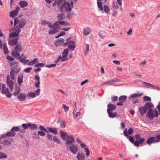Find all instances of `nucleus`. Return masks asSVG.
Returning a JSON list of instances; mask_svg holds the SVG:
<instances>
[{"mask_svg":"<svg viewBox=\"0 0 160 160\" xmlns=\"http://www.w3.org/2000/svg\"><path fill=\"white\" fill-rule=\"evenodd\" d=\"M75 142V140L72 136H67V139L66 140V144L68 148V145H70L69 149L74 154H76L78 151L77 146L73 143Z\"/></svg>","mask_w":160,"mask_h":160,"instance_id":"obj_1","label":"nucleus"},{"mask_svg":"<svg viewBox=\"0 0 160 160\" xmlns=\"http://www.w3.org/2000/svg\"><path fill=\"white\" fill-rule=\"evenodd\" d=\"M97 5L99 8V11H103V10L107 14H108L110 12V9L108 5H104L103 6L102 4L106 3L107 0H97Z\"/></svg>","mask_w":160,"mask_h":160,"instance_id":"obj_2","label":"nucleus"},{"mask_svg":"<svg viewBox=\"0 0 160 160\" xmlns=\"http://www.w3.org/2000/svg\"><path fill=\"white\" fill-rule=\"evenodd\" d=\"M15 50L13 51L12 53V56L17 58V59H19L21 58L19 53L18 52H21L22 50V46L20 43L17 44L15 47Z\"/></svg>","mask_w":160,"mask_h":160,"instance_id":"obj_3","label":"nucleus"},{"mask_svg":"<svg viewBox=\"0 0 160 160\" xmlns=\"http://www.w3.org/2000/svg\"><path fill=\"white\" fill-rule=\"evenodd\" d=\"M73 7V2L72 1H71V5L69 2H66L63 4L62 7L59 8L60 9V12H64L65 11L67 12L71 11L72 9L71 7Z\"/></svg>","mask_w":160,"mask_h":160,"instance_id":"obj_4","label":"nucleus"},{"mask_svg":"<svg viewBox=\"0 0 160 160\" xmlns=\"http://www.w3.org/2000/svg\"><path fill=\"white\" fill-rule=\"evenodd\" d=\"M71 38H69L66 40V42L63 44V46H66L68 45V50L70 51H73L76 47L75 42L74 41H69Z\"/></svg>","mask_w":160,"mask_h":160,"instance_id":"obj_5","label":"nucleus"},{"mask_svg":"<svg viewBox=\"0 0 160 160\" xmlns=\"http://www.w3.org/2000/svg\"><path fill=\"white\" fill-rule=\"evenodd\" d=\"M2 92L3 94H5L8 98H10L12 96V94L9 92L8 88H6V86L4 84H2Z\"/></svg>","mask_w":160,"mask_h":160,"instance_id":"obj_6","label":"nucleus"},{"mask_svg":"<svg viewBox=\"0 0 160 160\" xmlns=\"http://www.w3.org/2000/svg\"><path fill=\"white\" fill-rule=\"evenodd\" d=\"M7 85L9 87L10 90L12 92L13 90L14 83L12 80H10L9 75L7 76Z\"/></svg>","mask_w":160,"mask_h":160,"instance_id":"obj_7","label":"nucleus"},{"mask_svg":"<svg viewBox=\"0 0 160 160\" xmlns=\"http://www.w3.org/2000/svg\"><path fill=\"white\" fill-rule=\"evenodd\" d=\"M127 98V97L126 95H123L120 96L119 98V102H118L117 105L118 106H122L123 105L124 102L126 101Z\"/></svg>","mask_w":160,"mask_h":160,"instance_id":"obj_8","label":"nucleus"},{"mask_svg":"<svg viewBox=\"0 0 160 160\" xmlns=\"http://www.w3.org/2000/svg\"><path fill=\"white\" fill-rule=\"evenodd\" d=\"M20 8L19 6H17L15 10L11 11L10 13V17L13 18L18 14V12L20 11Z\"/></svg>","mask_w":160,"mask_h":160,"instance_id":"obj_9","label":"nucleus"},{"mask_svg":"<svg viewBox=\"0 0 160 160\" xmlns=\"http://www.w3.org/2000/svg\"><path fill=\"white\" fill-rule=\"evenodd\" d=\"M26 22L24 19L22 18L20 21L19 24L16 27H14L13 28L12 30H16V29L19 26L20 28H22L26 24Z\"/></svg>","mask_w":160,"mask_h":160,"instance_id":"obj_10","label":"nucleus"},{"mask_svg":"<svg viewBox=\"0 0 160 160\" xmlns=\"http://www.w3.org/2000/svg\"><path fill=\"white\" fill-rule=\"evenodd\" d=\"M48 132V133L49 132L53 133L54 135L58 134V132L57 130V128H52L50 127H47Z\"/></svg>","mask_w":160,"mask_h":160,"instance_id":"obj_11","label":"nucleus"},{"mask_svg":"<svg viewBox=\"0 0 160 160\" xmlns=\"http://www.w3.org/2000/svg\"><path fill=\"white\" fill-rule=\"evenodd\" d=\"M27 95L23 93H21L19 95L17 96V98L20 101H24L26 99Z\"/></svg>","mask_w":160,"mask_h":160,"instance_id":"obj_12","label":"nucleus"},{"mask_svg":"<svg viewBox=\"0 0 160 160\" xmlns=\"http://www.w3.org/2000/svg\"><path fill=\"white\" fill-rule=\"evenodd\" d=\"M144 106L146 109L148 111L149 109H152V108L154 107V105L152 102H148L145 103Z\"/></svg>","mask_w":160,"mask_h":160,"instance_id":"obj_13","label":"nucleus"},{"mask_svg":"<svg viewBox=\"0 0 160 160\" xmlns=\"http://www.w3.org/2000/svg\"><path fill=\"white\" fill-rule=\"evenodd\" d=\"M145 139L142 138L140 139L139 140H137L135 141L134 146L136 147H138L139 144L142 143L145 141Z\"/></svg>","mask_w":160,"mask_h":160,"instance_id":"obj_14","label":"nucleus"},{"mask_svg":"<svg viewBox=\"0 0 160 160\" xmlns=\"http://www.w3.org/2000/svg\"><path fill=\"white\" fill-rule=\"evenodd\" d=\"M16 31L11 33L9 34V37H15L17 36L19 32H20L21 30L20 29L18 28Z\"/></svg>","mask_w":160,"mask_h":160,"instance_id":"obj_15","label":"nucleus"},{"mask_svg":"<svg viewBox=\"0 0 160 160\" xmlns=\"http://www.w3.org/2000/svg\"><path fill=\"white\" fill-rule=\"evenodd\" d=\"M108 108L107 109V112H108V110L110 112L111 111H112L114 110L116 108V106L113 104L109 103L108 105Z\"/></svg>","mask_w":160,"mask_h":160,"instance_id":"obj_16","label":"nucleus"},{"mask_svg":"<svg viewBox=\"0 0 160 160\" xmlns=\"http://www.w3.org/2000/svg\"><path fill=\"white\" fill-rule=\"evenodd\" d=\"M60 135L61 138L63 140H66L67 139V136H70V135H68L66 132H64L62 130H60Z\"/></svg>","mask_w":160,"mask_h":160,"instance_id":"obj_17","label":"nucleus"},{"mask_svg":"<svg viewBox=\"0 0 160 160\" xmlns=\"http://www.w3.org/2000/svg\"><path fill=\"white\" fill-rule=\"evenodd\" d=\"M15 91L13 92V95L14 96H17L20 93L21 91L20 87H18L17 85L15 86Z\"/></svg>","mask_w":160,"mask_h":160,"instance_id":"obj_18","label":"nucleus"},{"mask_svg":"<svg viewBox=\"0 0 160 160\" xmlns=\"http://www.w3.org/2000/svg\"><path fill=\"white\" fill-rule=\"evenodd\" d=\"M148 115L150 119L153 118V113L152 109H149L147 112Z\"/></svg>","mask_w":160,"mask_h":160,"instance_id":"obj_19","label":"nucleus"},{"mask_svg":"<svg viewBox=\"0 0 160 160\" xmlns=\"http://www.w3.org/2000/svg\"><path fill=\"white\" fill-rule=\"evenodd\" d=\"M142 95V93H135L132 95L130 96L129 97V98L130 99L132 100L135 99V98L137 97H139Z\"/></svg>","mask_w":160,"mask_h":160,"instance_id":"obj_20","label":"nucleus"},{"mask_svg":"<svg viewBox=\"0 0 160 160\" xmlns=\"http://www.w3.org/2000/svg\"><path fill=\"white\" fill-rule=\"evenodd\" d=\"M147 111L146 109L144 106L141 107L139 109V111L142 116H143L146 112Z\"/></svg>","mask_w":160,"mask_h":160,"instance_id":"obj_21","label":"nucleus"},{"mask_svg":"<svg viewBox=\"0 0 160 160\" xmlns=\"http://www.w3.org/2000/svg\"><path fill=\"white\" fill-rule=\"evenodd\" d=\"M107 112L108 113L109 117L110 118H113L117 116V113L116 112H113L112 111L109 112L108 110Z\"/></svg>","mask_w":160,"mask_h":160,"instance_id":"obj_22","label":"nucleus"},{"mask_svg":"<svg viewBox=\"0 0 160 160\" xmlns=\"http://www.w3.org/2000/svg\"><path fill=\"white\" fill-rule=\"evenodd\" d=\"M38 129V127L36 124L30 123L29 129L31 131H33L34 130H37Z\"/></svg>","mask_w":160,"mask_h":160,"instance_id":"obj_23","label":"nucleus"},{"mask_svg":"<svg viewBox=\"0 0 160 160\" xmlns=\"http://www.w3.org/2000/svg\"><path fill=\"white\" fill-rule=\"evenodd\" d=\"M19 4L20 7L22 8L26 7L28 5L27 2L23 1H20Z\"/></svg>","mask_w":160,"mask_h":160,"instance_id":"obj_24","label":"nucleus"},{"mask_svg":"<svg viewBox=\"0 0 160 160\" xmlns=\"http://www.w3.org/2000/svg\"><path fill=\"white\" fill-rule=\"evenodd\" d=\"M58 2V8H60L62 7V5L66 2V0H56Z\"/></svg>","mask_w":160,"mask_h":160,"instance_id":"obj_25","label":"nucleus"},{"mask_svg":"<svg viewBox=\"0 0 160 160\" xmlns=\"http://www.w3.org/2000/svg\"><path fill=\"white\" fill-rule=\"evenodd\" d=\"M64 40L63 39L60 38L57 40L55 43L56 46H58L59 45H61L64 42Z\"/></svg>","mask_w":160,"mask_h":160,"instance_id":"obj_26","label":"nucleus"},{"mask_svg":"<svg viewBox=\"0 0 160 160\" xmlns=\"http://www.w3.org/2000/svg\"><path fill=\"white\" fill-rule=\"evenodd\" d=\"M154 138L153 137H150L148 138L146 143L148 145H150L152 143H154Z\"/></svg>","mask_w":160,"mask_h":160,"instance_id":"obj_27","label":"nucleus"},{"mask_svg":"<svg viewBox=\"0 0 160 160\" xmlns=\"http://www.w3.org/2000/svg\"><path fill=\"white\" fill-rule=\"evenodd\" d=\"M16 132H13L11 130V131L7 132L6 133V135L7 137H13L15 136L16 135Z\"/></svg>","mask_w":160,"mask_h":160,"instance_id":"obj_28","label":"nucleus"},{"mask_svg":"<svg viewBox=\"0 0 160 160\" xmlns=\"http://www.w3.org/2000/svg\"><path fill=\"white\" fill-rule=\"evenodd\" d=\"M23 79V76L22 75H20L18 76V82L19 87L21 86V84L22 83Z\"/></svg>","mask_w":160,"mask_h":160,"instance_id":"obj_29","label":"nucleus"},{"mask_svg":"<svg viewBox=\"0 0 160 160\" xmlns=\"http://www.w3.org/2000/svg\"><path fill=\"white\" fill-rule=\"evenodd\" d=\"M18 43L16 42V40H14L13 38L8 42V44L10 46H14L16 45Z\"/></svg>","mask_w":160,"mask_h":160,"instance_id":"obj_30","label":"nucleus"},{"mask_svg":"<svg viewBox=\"0 0 160 160\" xmlns=\"http://www.w3.org/2000/svg\"><path fill=\"white\" fill-rule=\"evenodd\" d=\"M3 45V49L4 53L6 54H8L9 52V51L7 47V44L6 42H4Z\"/></svg>","mask_w":160,"mask_h":160,"instance_id":"obj_31","label":"nucleus"},{"mask_svg":"<svg viewBox=\"0 0 160 160\" xmlns=\"http://www.w3.org/2000/svg\"><path fill=\"white\" fill-rule=\"evenodd\" d=\"M65 16L64 14H58L57 16V18L59 21L62 20L65 18Z\"/></svg>","mask_w":160,"mask_h":160,"instance_id":"obj_32","label":"nucleus"},{"mask_svg":"<svg viewBox=\"0 0 160 160\" xmlns=\"http://www.w3.org/2000/svg\"><path fill=\"white\" fill-rule=\"evenodd\" d=\"M68 48H66L63 51L62 53V56H63V58H64V57H67V56L68 53Z\"/></svg>","mask_w":160,"mask_h":160,"instance_id":"obj_33","label":"nucleus"},{"mask_svg":"<svg viewBox=\"0 0 160 160\" xmlns=\"http://www.w3.org/2000/svg\"><path fill=\"white\" fill-rule=\"evenodd\" d=\"M77 158L78 160H84V156L81 154H80L79 152H78Z\"/></svg>","mask_w":160,"mask_h":160,"instance_id":"obj_34","label":"nucleus"},{"mask_svg":"<svg viewBox=\"0 0 160 160\" xmlns=\"http://www.w3.org/2000/svg\"><path fill=\"white\" fill-rule=\"evenodd\" d=\"M154 140H155L154 143H156L160 142V134L156 135L154 137Z\"/></svg>","mask_w":160,"mask_h":160,"instance_id":"obj_35","label":"nucleus"},{"mask_svg":"<svg viewBox=\"0 0 160 160\" xmlns=\"http://www.w3.org/2000/svg\"><path fill=\"white\" fill-rule=\"evenodd\" d=\"M0 144H3L4 145H7V144L11 145V143L10 141L8 140H4L0 142Z\"/></svg>","mask_w":160,"mask_h":160,"instance_id":"obj_36","label":"nucleus"},{"mask_svg":"<svg viewBox=\"0 0 160 160\" xmlns=\"http://www.w3.org/2000/svg\"><path fill=\"white\" fill-rule=\"evenodd\" d=\"M90 29L88 27L85 28L83 31L84 35L85 36L88 35L90 32Z\"/></svg>","mask_w":160,"mask_h":160,"instance_id":"obj_37","label":"nucleus"},{"mask_svg":"<svg viewBox=\"0 0 160 160\" xmlns=\"http://www.w3.org/2000/svg\"><path fill=\"white\" fill-rule=\"evenodd\" d=\"M32 136L33 138L35 139L39 138L38 133L36 132H33L32 133Z\"/></svg>","mask_w":160,"mask_h":160,"instance_id":"obj_38","label":"nucleus"},{"mask_svg":"<svg viewBox=\"0 0 160 160\" xmlns=\"http://www.w3.org/2000/svg\"><path fill=\"white\" fill-rule=\"evenodd\" d=\"M15 70L13 68H11L10 72V76L12 79L14 80L15 79V77L14 76Z\"/></svg>","mask_w":160,"mask_h":160,"instance_id":"obj_39","label":"nucleus"},{"mask_svg":"<svg viewBox=\"0 0 160 160\" xmlns=\"http://www.w3.org/2000/svg\"><path fill=\"white\" fill-rule=\"evenodd\" d=\"M36 96V94L35 93V92H28L27 94V97H31L32 98H33L35 97Z\"/></svg>","mask_w":160,"mask_h":160,"instance_id":"obj_40","label":"nucleus"},{"mask_svg":"<svg viewBox=\"0 0 160 160\" xmlns=\"http://www.w3.org/2000/svg\"><path fill=\"white\" fill-rule=\"evenodd\" d=\"M30 123H26L22 124V126L24 129H26L28 128H30Z\"/></svg>","mask_w":160,"mask_h":160,"instance_id":"obj_41","label":"nucleus"},{"mask_svg":"<svg viewBox=\"0 0 160 160\" xmlns=\"http://www.w3.org/2000/svg\"><path fill=\"white\" fill-rule=\"evenodd\" d=\"M118 80L116 78H114L112 80H110L107 81L108 84H111L115 82H118Z\"/></svg>","mask_w":160,"mask_h":160,"instance_id":"obj_42","label":"nucleus"},{"mask_svg":"<svg viewBox=\"0 0 160 160\" xmlns=\"http://www.w3.org/2000/svg\"><path fill=\"white\" fill-rule=\"evenodd\" d=\"M39 129L41 130V131L44 132L46 133H48V132L47 129H46L42 125H40L39 127Z\"/></svg>","mask_w":160,"mask_h":160,"instance_id":"obj_43","label":"nucleus"},{"mask_svg":"<svg viewBox=\"0 0 160 160\" xmlns=\"http://www.w3.org/2000/svg\"><path fill=\"white\" fill-rule=\"evenodd\" d=\"M7 157V156L6 153L0 152V159L6 158Z\"/></svg>","mask_w":160,"mask_h":160,"instance_id":"obj_44","label":"nucleus"},{"mask_svg":"<svg viewBox=\"0 0 160 160\" xmlns=\"http://www.w3.org/2000/svg\"><path fill=\"white\" fill-rule=\"evenodd\" d=\"M20 130V128L18 127H14L11 129V131L14 132H18Z\"/></svg>","mask_w":160,"mask_h":160,"instance_id":"obj_45","label":"nucleus"},{"mask_svg":"<svg viewBox=\"0 0 160 160\" xmlns=\"http://www.w3.org/2000/svg\"><path fill=\"white\" fill-rule=\"evenodd\" d=\"M52 136L51 134H50L49 133H47V135L46 136V138L49 140H52Z\"/></svg>","mask_w":160,"mask_h":160,"instance_id":"obj_46","label":"nucleus"},{"mask_svg":"<svg viewBox=\"0 0 160 160\" xmlns=\"http://www.w3.org/2000/svg\"><path fill=\"white\" fill-rule=\"evenodd\" d=\"M45 65L44 63H38L34 66L35 67H43Z\"/></svg>","mask_w":160,"mask_h":160,"instance_id":"obj_47","label":"nucleus"},{"mask_svg":"<svg viewBox=\"0 0 160 160\" xmlns=\"http://www.w3.org/2000/svg\"><path fill=\"white\" fill-rule=\"evenodd\" d=\"M52 140H53V141L57 142V143H58L59 144H60L61 142L57 138V137L56 136H54L53 137Z\"/></svg>","mask_w":160,"mask_h":160,"instance_id":"obj_48","label":"nucleus"},{"mask_svg":"<svg viewBox=\"0 0 160 160\" xmlns=\"http://www.w3.org/2000/svg\"><path fill=\"white\" fill-rule=\"evenodd\" d=\"M143 101H151V99L149 97L145 96L143 98Z\"/></svg>","mask_w":160,"mask_h":160,"instance_id":"obj_49","label":"nucleus"},{"mask_svg":"<svg viewBox=\"0 0 160 160\" xmlns=\"http://www.w3.org/2000/svg\"><path fill=\"white\" fill-rule=\"evenodd\" d=\"M38 135H40L41 136H45L46 134L42 131H38Z\"/></svg>","mask_w":160,"mask_h":160,"instance_id":"obj_50","label":"nucleus"},{"mask_svg":"<svg viewBox=\"0 0 160 160\" xmlns=\"http://www.w3.org/2000/svg\"><path fill=\"white\" fill-rule=\"evenodd\" d=\"M85 152H86V154L87 157H88L90 155V151L88 149V148H84Z\"/></svg>","mask_w":160,"mask_h":160,"instance_id":"obj_51","label":"nucleus"},{"mask_svg":"<svg viewBox=\"0 0 160 160\" xmlns=\"http://www.w3.org/2000/svg\"><path fill=\"white\" fill-rule=\"evenodd\" d=\"M128 137L129 138V140L130 141V142H131L132 143H133L134 145L135 141L134 142L133 137L129 136V137Z\"/></svg>","mask_w":160,"mask_h":160,"instance_id":"obj_52","label":"nucleus"},{"mask_svg":"<svg viewBox=\"0 0 160 160\" xmlns=\"http://www.w3.org/2000/svg\"><path fill=\"white\" fill-rule=\"evenodd\" d=\"M20 20H19L18 19V18H16L14 19V26H15L16 25L18 24V23H19Z\"/></svg>","mask_w":160,"mask_h":160,"instance_id":"obj_53","label":"nucleus"},{"mask_svg":"<svg viewBox=\"0 0 160 160\" xmlns=\"http://www.w3.org/2000/svg\"><path fill=\"white\" fill-rule=\"evenodd\" d=\"M65 34V32L63 31L61 32L57 36H56L55 38H57Z\"/></svg>","mask_w":160,"mask_h":160,"instance_id":"obj_54","label":"nucleus"},{"mask_svg":"<svg viewBox=\"0 0 160 160\" xmlns=\"http://www.w3.org/2000/svg\"><path fill=\"white\" fill-rule=\"evenodd\" d=\"M50 22H48L46 20H43L41 22V24L43 25H45L46 24H47L48 25V26H49V24H50Z\"/></svg>","mask_w":160,"mask_h":160,"instance_id":"obj_55","label":"nucleus"},{"mask_svg":"<svg viewBox=\"0 0 160 160\" xmlns=\"http://www.w3.org/2000/svg\"><path fill=\"white\" fill-rule=\"evenodd\" d=\"M90 47V45L89 44H88L86 45V49L85 50V51L84 52V54L85 55H86L87 54V52H88L89 50V48Z\"/></svg>","mask_w":160,"mask_h":160,"instance_id":"obj_56","label":"nucleus"},{"mask_svg":"<svg viewBox=\"0 0 160 160\" xmlns=\"http://www.w3.org/2000/svg\"><path fill=\"white\" fill-rule=\"evenodd\" d=\"M62 107L64 108V110L65 111V112H67V111H68L69 109V107L66 106L65 104H63L62 105Z\"/></svg>","mask_w":160,"mask_h":160,"instance_id":"obj_57","label":"nucleus"},{"mask_svg":"<svg viewBox=\"0 0 160 160\" xmlns=\"http://www.w3.org/2000/svg\"><path fill=\"white\" fill-rule=\"evenodd\" d=\"M62 57L61 55H60L55 60V63H58L60 62V60H61V59H62Z\"/></svg>","mask_w":160,"mask_h":160,"instance_id":"obj_58","label":"nucleus"},{"mask_svg":"<svg viewBox=\"0 0 160 160\" xmlns=\"http://www.w3.org/2000/svg\"><path fill=\"white\" fill-rule=\"evenodd\" d=\"M57 32V31L56 30H49L48 33L49 34H52L55 33L56 32Z\"/></svg>","mask_w":160,"mask_h":160,"instance_id":"obj_59","label":"nucleus"},{"mask_svg":"<svg viewBox=\"0 0 160 160\" xmlns=\"http://www.w3.org/2000/svg\"><path fill=\"white\" fill-rule=\"evenodd\" d=\"M32 68H28L25 69L24 71L28 73L30 72V71L32 69Z\"/></svg>","mask_w":160,"mask_h":160,"instance_id":"obj_60","label":"nucleus"},{"mask_svg":"<svg viewBox=\"0 0 160 160\" xmlns=\"http://www.w3.org/2000/svg\"><path fill=\"white\" fill-rule=\"evenodd\" d=\"M118 8V6L117 5V3L114 2H113L112 8L113 9H116Z\"/></svg>","mask_w":160,"mask_h":160,"instance_id":"obj_61","label":"nucleus"},{"mask_svg":"<svg viewBox=\"0 0 160 160\" xmlns=\"http://www.w3.org/2000/svg\"><path fill=\"white\" fill-rule=\"evenodd\" d=\"M56 64H52L50 65H46L45 67L48 68H50L52 67H55L56 66Z\"/></svg>","mask_w":160,"mask_h":160,"instance_id":"obj_62","label":"nucleus"},{"mask_svg":"<svg viewBox=\"0 0 160 160\" xmlns=\"http://www.w3.org/2000/svg\"><path fill=\"white\" fill-rule=\"evenodd\" d=\"M51 22H50V24L49 25V26H48V27L50 28L51 29H53L54 30H56V26L54 24L53 25H51Z\"/></svg>","mask_w":160,"mask_h":160,"instance_id":"obj_63","label":"nucleus"},{"mask_svg":"<svg viewBox=\"0 0 160 160\" xmlns=\"http://www.w3.org/2000/svg\"><path fill=\"white\" fill-rule=\"evenodd\" d=\"M133 132V129L132 128H130L128 129V134L129 135H132Z\"/></svg>","mask_w":160,"mask_h":160,"instance_id":"obj_64","label":"nucleus"}]
</instances>
